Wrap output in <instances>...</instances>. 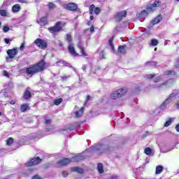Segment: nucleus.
Wrapping results in <instances>:
<instances>
[{"label":"nucleus","instance_id":"f257e3e1","mask_svg":"<svg viewBox=\"0 0 179 179\" xmlns=\"http://www.w3.org/2000/svg\"><path fill=\"white\" fill-rule=\"evenodd\" d=\"M45 66H47V63L44 60V59L40 60L37 63L31 65L30 67L25 69V73L27 75H36V73H40L45 69Z\"/></svg>","mask_w":179,"mask_h":179},{"label":"nucleus","instance_id":"f03ea898","mask_svg":"<svg viewBox=\"0 0 179 179\" xmlns=\"http://www.w3.org/2000/svg\"><path fill=\"white\" fill-rule=\"evenodd\" d=\"M77 48L78 50H80V55L76 52L75 50V47H73V45L69 44L68 46L69 52L72 55L73 57H83L84 58H86L87 57H89V55L87 52H86V50H85V47L82 45V42H79L77 43Z\"/></svg>","mask_w":179,"mask_h":179},{"label":"nucleus","instance_id":"7ed1b4c3","mask_svg":"<svg viewBox=\"0 0 179 179\" xmlns=\"http://www.w3.org/2000/svg\"><path fill=\"white\" fill-rule=\"evenodd\" d=\"M160 6H162V1L160 0H155L152 3L148 4L145 8L146 10H142L139 15L141 17L148 16L149 15L148 12H155Z\"/></svg>","mask_w":179,"mask_h":179},{"label":"nucleus","instance_id":"20e7f679","mask_svg":"<svg viewBox=\"0 0 179 179\" xmlns=\"http://www.w3.org/2000/svg\"><path fill=\"white\" fill-rule=\"evenodd\" d=\"M65 26H66V23L59 21L57 22L53 27H48V30L51 34L60 33V31H64V27H65Z\"/></svg>","mask_w":179,"mask_h":179},{"label":"nucleus","instance_id":"39448f33","mask_svg":"<svg viewBox=\"0 0 179 179\" xmlns=\"http://www.w3.org/2000/svg\"><path fill=\"white\" fill-rule=\"evenodd\" d=\"M128 93V88L123 87L120 89L113 91L110 94V99L113 100H117V99H120V97L124 96Z\"/></svg>","mask_w":179,"mask_h":179},{"label":"nucleus","instance_id":"423d86ee","mask_svg":"<svg viewBox=\"0 0 179 179\" xmlns=\"http://www.w3.org/2000/svg\"><path fill=\"white\" fill-rule=\"evenodd\" d=\"M89 12H90V15H91L90 16V20H93V19H94V17L93 16V13H94V15H100V13L101 12V8L100 7H96L94 4H92L89 7Z\"/></svg>","mask_w":179,"mask_h":179},{"label":"nucleus","instance_id":"0eeeda50","mask_svg":"<svg viewBox=\"0 0 179 179\" xmlns=\"http://www.w3.org/2000/svg\"><path fill=\"white\" fill-rule=\"evenodd\" d=\"M19 54V50L17 48H13V49H8L7 50V55L6 59H14V58H16V55Z\"/></svg>","mask_w":179,"mask_h":179},{"label":"nucleus","instance_id":"6e6552de","mask_svg":"<svg viewBox=\"0 0 179 179\" xmlns=\"http://www.w3.org/2000/svg\"><path fill=\"white\" fill-rule=\"evenodd\" d=\"M34 43V44H36V47H38V48H41L42 50H45V48H47L48 47L47 41L40 38H36Z\"/></svg>","mask_w":179,"mask_h":179},{"label":"nucleus","instance_id":"1a4fd4ad","mask_svg":"<svg viewBox=\"0 0 179 179\" xmlns=\"http://www.w3.org/2000/svg\"><path fill=\"white\" fill-rule=\"evenodd\" d=\"M43 162V159H41L39 157H34L31 159L28 162L25 164V166L27 167H31L33 166H37V164H40Z\"/></svg>","mask_w":179,"mask_h":179},{"label":"nucleus","instance_id":"9d476101","mask_svg":"<svg viewBox=\"0 0 179 179\" xmlns=\"http://www.w3.org/2000/svg\"><path fill=\"white\" fill-rule=\"evenodd\" d=\"M63 8L71 12H76V10H78V4H76V3H69L64 4Z\"/></svg>","mask_w":179,"mask_h":179},{"label":"nucleus","instance_id":"9b49d317","mask_svg":"<svg viewBox=\"0 0 179 179\" xmlns=\"http://www.w3.org/2000/svg\"><path fill=\"white\" fill-rule=\"evenodd\" d=\"M174 83H176V81L174 80L173 78H169L166 80H165L164 82L160 83L158 85V88L159 89H163V87H164V86H169V85H174Z\"/></svg>","mask_w":179,"mask_h":179},{"label":"nucleus","instance_id":"f8f14e48","mask_svg":"<svg viewBox=\"0 0 179 179\" xmlns=\"http://www.w3.org/2000/svg\"><path fill=\"white\" fill-rule=\"evenodd\" d=\"M32 94H31V88L30 87H27L23 93L22 97L24 100H30V99L32 97Z\"/></svg>","mask_w":179,"mask_h":179},{"label":"nucleus","instance_id":"ddd939ff","mask_svg":"<svg viewBox=\"0 0 179 179\" xmlns=\"http://www.w3.org/2000/svg\"><path fill=\"white\" fill-rule=\"evenodd\" d=\"M70 163H72V159L71 158H64L57 162L61 166H68Z\"/></svg>","mask_w":179,"mask_h":179},{"label":"nucleus","instance_id":"4468645a","mask_svg":"<svg viewBox=\"0 0 179 179\" xmlns=\"http://www.w3.org/2000/svg\"><path fill=\"white\" fill-rule=\"evenodd\" d=\"M37 23L40 24V26H47V24H48V17L47 16L42 17L37 20Z\"/></svg>","mask_w":179,"mask_h":179},{"label":"nucleus","instance_id":"2eb2a0df","mask_svg":"<svg viewBox=\"0 0 179 179\" xmlns=\"http://www.w3.org/2000/svg\"><path fill=\"white\" fill-rule=\"evenodd\" d=\"M123 17H127V10L117 13L115 19L117 22H121V20L123 19Z\"/></svg>","mask_w":179,"mask_h":179},{"label":"nucleus","instance_id":"dca6fc26","mask_svg":"<svg viewBox=\"0 0 179 179\" xmlns=\"http://www.w3.org/2000/svg\"><path fill=\"white\" fill-rule=\"evenodd\" d=\"M85 113V107H81L75 113L76 118H80L83 117V114Z\"/></svg>","mask_w":179,"mask_h":179},{"label":"nucleus","instance_id":"f3484780","mask_svg":"<svg viewBox=\"0 0 179 179\" xmlns=\"http://www.w3.org/2000/svg\"><path fill=\"white\" fill-rule=\"evenodd\" d=\"M126 47H127L126 45H119L117 48V52H119V54H122V55L127 54V50H125Z\"/></svg>","mask_w":179,"mask_h":179},{"label":"nucleus","instance_id":"a211bd4d","mask_svg":"<svg viewBox=\"0 0 179 179\" xmlns=\"http://www.w3.org/2000/svg\"><path fill=\"white\" fill-rule=\"evenodd\" d=\"M170 75H172L173 76H176L177 71L174 70H166L164 72V76H170Z\"/></svg>","mask_w":179,"mask_h":179},{"label":"nucleus","instance_id":"6ab92c4d","mask_svg":"<svg viewBox=\"0 0 179 179\" xmlns=\"http://www.w3.org/2000/svg\"><path fill=\"white\" fill-rule=\"evenodd\" d=\"M71 171L78 173L79 174H83V173H85V171L83 170V169L78 167V166L72 167Z\"/></svg>","mask_w":179,"mask_h":179},{"label":"nucleus","instance_id":"aec40b11","mask_svg":"<svg viewBox=\"0 0 179 179\" xmlns=\"http://www.w3.org/2000/svg\"><path fill=\"white\" fill-rule=\"evenodd\" d=\"M163 20V17H162V15H159L157 16L152 22V24H157L159 22H162Z\"/></svg>","mask_w":179,"mask_h":179},{"label":"nucleus","instance_id":"412c9836","mask_svg":"<svg viewBox=\"0 0 179 179\" xmlns=\"http://www.w3.org/2000/svg\"><path fill=\"white\" fill-rule=\"evenodd\" d=\"M168 104H170V101L169 99H166V101H164L159 106L160 110H164L167 108Z\"/></svg>","mask_w":179,"mask_h":179},{"label":"nucleus","instance_id":"4be33fe9","mask_svg":"<svg viewBox=\"0 0 179 179\" xmlns=\"http://www.w3.org/2000/svg\"><path fill=\"white\" fill-rule=\"evenodd\" d=\"M29 110V103H24L20 106L21 113H26V110Z\"/></svg>","mask_w":179,"mask_h":179},{"label":"nucleus","instance_id":"5701e85b","mask_svg":"<svg viewBox=\"0 0 179 179\" xmlns=\"http://www.w3.org/2000/svg\"><path fill=\"white\" fill-rule=\"evenodd\" d=\"M114 41V36H112L109 41H108V44L112 50V51H115V48L114 47V43H113Z\"/></svg>","mask_w":179,"mask_h":179},{"label":"nucleus","instance_id":"b1692460","mask_svg":"<svg viewBox=\"0 0 179 179\" xmlns=\"http://www.w3.org/2000/svg\"><path fill=\"white\" fill-rule=\"evenodd\" d=\"M20 10V5L15 4L12 7V12L16 13Z\"/></svg>","mask_w":179,"mask_h":179},{"label":"nucleus","instance_id":"393cba45","mask_svg":"<svg viewBox=\"0 0 179 179\" xmlns=\"http://www.w3.org/2000/svg\"><path fill=\"white\" fill-rule=\"evenodd\" d=\"M163 170H164V168L162 165L157 166L155 169V174H162Z\"/></svg>","mask_w":179,"mask_h":179},{"label":"nucleus","instance_id":"a878e982","mask_svg":"<svg viewBox=\"0 0 179 179\" xmlns=\"http://www.w3.org/2000/svg\"><path fill=\"white\" fill-rule=\"evenodd\" d=\"M74 159H75L76 162H82V160H85V159H86V157H85L82 155H76V157H74Z\"/></svg>","mask_w":179,"mask_h":179},{"label":"nucleus","instance_id":"bb28decb","mask_svg":"<svg viewBox=\"0 0 179 179\" xmlns=\"http://www.w3.org/2000/svg\"><path fill=\"white\" fill-rule=\"evenodd\" d=\"M97 169L99 173V174H103L104 173V169L103 167V164L99 163L97 166Z\"/></svg>","mask_w":179,"mask_h":179},{"label":"nucleus","instance_id":"cd10ccee","mask_svg":"<svg viewBox=\"0 0 179 179\" xmlns=\"http://www.w3.org/2000/svg\"><path fill=\"white\" fill-rule=\"evenodd\" d=\"M13 142H14L13 138L10 137L6 141V145L8 146H10L13 143Z\"/></svg>","mask_w":179,"mask_h":179},{"label":"nucleus","instance_id":"c85d7f7f","mask_svg":"<svg viewBox=\"0 0 179 179\" xmlns=\"http://www.w3.org/2000/svg\"><path fill=\"white\" fill-rule=\"evenodd\" d=\"M62 103V98L54 100V105L55 106H59V104Z\"/></svg>","mask_w":179,"mask_h":179},{"label":"nucleus","instance_id":"c756f323","mask_svg":"<svg viewBox=\"0 0 179 179\" xmlns=\"http://www.w3.org/2000/svg\"><path fill=\"white\" fill-rule=\"evenodd\" d=\"M48 8L50 10H52V9H55V8H57V6H55V4H54V3L52 2H49L48 3Z\"/></svg>","mask_w":179,"mask_h":179},{"label":"nucleus","instance_id":"7c9ffc66","mask_svg":"<svg viewBox=\"0 0 179 179\" xmlns=\"http://www.w3.org/2000/svg\"><path fill=\"white\" fill-rule=\"evenodd\" d=\"M173 122V119L169 118L164 124V127H170L171 125V123Z\"/></svg>","mask_w":179,"mask_h":179},{"label":"nucleus","instance_id":"2f4dec72","mask_svg":"<svg viewBox=\"0 0 179 179\" xmlns=\"http://www.w3.org/2000/svg\"><path fill=\"white\" fill-rule=\"evenodd\" d=\"M157 44H159V41H157V39L152 38L151 40V45H152L153 47H156Z\"/></svg>","mask_w":179,"mask_h":179},{"label":"nucleus","instance_id":"473e14b6","mask_svg":"<svg viewBox=\"0 0 179 179\" xmlns=\"http://www.w3.org/2000/svg\"><path fill=\"white\" fill-rule=\"evenodd\" d=\"M0 16H3V17L8 16V11L6 10H0Z\"/></svg>","mask_w":179,"mask_h":179},{"label":"nucleus","instance_id":"72a5a7b5","mask_svg":"<svg viewBox=\"0 0 179 179\" xmlns=\"http://www.w3.org/2000/svg\"><path fill=\"white\" fill-rule=\"evenodd\" d=\"M156 74L153 73V74H148L145 76L146 79H148V80H151V79H153L154 78H155Z\"/></svg>","mask_w":179,"mask_h":179},{"label":"nucleus","instance_id":"f704fd0d","mask_svg":"<svg viewBox=\"0 0 179 179\" xmlns=\"http://www.w3.org/2000/svg\"><path fill=\"white\" fill-rule=\"evenodd\" d=\"M160 80H162V76H158L157 77H154V80H153L154 83H159Z\"/></svg>","mask_w":179,"mask_h":179},{"label":"nucleus","instance_id":"c9c22d12","mask_svg":"<svg viewBox=\"0 0 179 179\" xmlns=\"http://www.w3.org/2000/svg\"><path fill=\"white\" fill-rule=\"evenodd\" d=\"M66 40L68 43H71L72 41V36H71V34H67L66 35Z\"/></svg>","mask_w":179,"mask_h":179},{"label":"nucleus","instance_id":"e433bc0d","mask_svg":"<svg viewBox=\"0 0 179 179\" xmlns=\"http://www.w3.org/2000/svg\"><path fill=\"white\" fill-rule=\"evenodd\" d=\"M144 153L147 155H149L152 153V150L150 148H146L144 150Z\"/></svg>","mask_w":179,"mask_h":179},{"label":"nucleus","instance_id":"4c0bfd02","mask_svg":"<svg viewBox=\"0 0 179 179\" xmlns=\"http://www.w3.org/2000/svg\"><path fill=\"white\" fill-rule=\"evenodd\" d=\"M52 122V120L51 119H45L43 124H45V125H51V123Z\"/></svg>","mask_w":179,"mask_h":179},{"label":"nucleus","instance_id":"58836bf2","mask_svg":"<svg viewBox=\"0 0 179 179\" xmlns=\"http://www.w3.org/2000/svg\"><path fill=\"white\" fill-rule=\"evenodd\" d=\"M99 57L101 59H104L106 58V53L104 52V50H101L99 53Z\"/></svg>","mask_w":179,"mask_h":179},{"label":"nucleus","instance_id":"ea45409f","mask_svg":"<svg viewBox=\"0 0 179 179\" xmlns=\"http://www.w3.org/2000/svg\"><path fill=\"white\" fill-rule=\"evenodd\" d=\"M26 45V42H23L21 45H20V50H21V51H23V50H24V45Z\"/></svg>","mask_w":179,"mask_h":179},{"label":"nucleus","instance_id":"a19ab883","mask_svg":"<svg viewBox=\"0 0 179 179\" xmlns=\"http://www.w3.org/2000/svg\"><path fill=\"white\" fill-rule=\"evenodd\" d=\"M3 31L4 33H8V31H9V27L5 26V27L3 28Z\"/></svg>","mask_w":179,"mask_h":179},{"label":"nucleus","instance_id":"79ce46f5","mask_svg":"<svg viewBox=\"0 0 179 179\" xmlns=\"http://www.w3.org/2000/svg\"><path fill=\"white\" fill-rule=\"evenodd\" d=\"M71 78V76H64L61 77L62 80H67L68 78Z\"/></svg>","mask_w":179,"mask_h":179},{"label":"nucleus","instance_id":"37998d69","mask_svg":"<svg viewBox=\"0 0 179 179\" xmlns=\"http://www.w3.org/2000/svg\"><path fill=\"white\" fill-rule=\"evenodd\" d=\"M3 76H6V78H9V73H8V71L6 70H4L3 71Z\"/></svg>","mask_w":179,"mask_h":179},{"label":"nucleus","instance_id":"c03bdc74","mask_svg":"<svg viewBox=\"0 0 179 179\" xmlns=\"http://www.w3.org/2000/svg\"><path fill=\"white\" fill-rule=\"evenodd\" d=\"M13 41V39H9L8 38H4V42L6 44H9V42Z\"/></svg>","mask_w":179,"mask_h":179},{"label":"nucleus","instance_id":"a18cd8bd","mask_svg":"<svg viewBox=\"0 0 179 179\" xmlns=\"http://www.w3.org/2000/svg\"><path fill=\"white\" fill-rule=\"evenodd\" d=\"M90 33H94V26L92 25L90 28Z\"/></svg>","mask_w":179,"mask_h":179},{"label":"nucleus","instance_id":"49530a36","mask_svg":"<svg viewBox=\"0 0 179 179\" xmlns=\"http://www.w3.org/2000/svg\"><path fill=\"white\" fill-rule=\"evenodd\" d=\"M32 179H43V178L40 177L38 175H35L32 177Z\"/></svg>","mask_w":179,"mask_h":179},{"label":"nucleus","instance_id":"de8ad7c7","mask_svg":"<svg viewBox=\"0 0 179 179\" xmlns=\"http://www.w3.org/2000/svg\"><path fill=\"white\" fill-rule=\"evenodd\" d=\"M82 69L83 71H84V72H86V70L87 69V66H86V64H83L82 66Z\"/></svg>","mask_w":179,"mask_h":179},{"label":"nucleus","instance_id":"09e8293b","mask_svg":"<svg viewBox=\"0 0 179 179\" xmlns=\"http://www.w3.org/2000/svg\"><path fill=\"white\" fill-rule=\"evenodd\" d=\"M90 100H92V97L90 96V95H87L86 97V103H87V101H90Z\"/></svg>","mask_w":179,"mask_h":179},{"label":"nucleus","instance_id":"8fccbe9b","mask_svg":"<svg viewBox=\"0 0 179 179\" xmlns=\"http://www.w3.org/2000/svg\"><path fill=\"white\" fill-rule=\"evenodd\" d=\"M62 176L64 177H68V172L66 171H64L62 172Z\"/></svg>","mask_w":179,"mask_h":179},{"label":"nucleus","instance_id":"3c124183","mask_svg":"<svg viewBox=\"0 0 179 179\" xmlns=\"http://www.w3.org/2000/svg\"><path fill=\"white\" fill-rule=\"evenodd\" d=\"M176 132H179V124H176Z\"/></svg>","mask_w":179,"mask_h":179},{"label":"nucleus","instance_id":"603ef678","mask_svg":"<svg viewBox=\"0 0 179 179\" xmlns=\"http://www.w3.org/2000/svg\"><path fill=\"white\" fill-rule=\"evenodd\" d=\"M110 179H118V176H113L110 178Z\"/></svg>","mask_w":179,"mask_h":179},{"label":"nucleus","instance_id":"864d4df0","mask_svg":"<svg viewBox=\"0 0 179 179\" xmlns=\"http://www.w3.org/2000/svg\"><path fill=\"white\" fill-rule=\"evenodd\" d=\"M27 1H29V0H19V1L21 2V3H26V2H27Z\"/></svg>","mask_w":179,"mask_h":179},{"label":"nucleus","instance_id":"5fc2aeb1","mask_svg":"<svg viewBox=\"0 0 179 179\" xmlns=\"http://www.w3.org/2000/svg\"><path fill=\"white\" fill-rule=\"evenodd\" d=\"M45 132H51V129H50V128H46V129H45Z\"/></svg>","mask_w":179,"mask_h":179},{"label":"nucleus","instance_id":"6e6d98bb","mask_svg":"<svg viewBox=\"0 0 179 179\" xmlns=\"http://www.w3.org/2000/svg\"><path fill=\"white\" fill-rule=\"evenodd\" d=\"M10 104H11L12 106H14V104H15V102L14 101H10Z\"/></svg>","mask_w":179,"mask_h":179},{"label":"nucleus","instance_id":"4d7b16f0","mask_svg":"<svg viewBox=\"0 0 179 179\" xmlns=\"http://www.w3.org/2000/svg\"><path fill=\"white\" fill-rule=\"evenodd\" d=\"M59 47H64V43L62 42L59 43Z\"/></svg>","mask_w":179,"mask_h":179},{"label":"nucleus","instance_id":"13d9d810","mask_svg":"<svg viewBox=\"0 0 179 179\" xmlns=\"http://www.w3.org/2000/svg\"><path fill=\"white\" fill-rule=\"evenodd\" d=\"M176 108L179 110V103H176Z\"/></svg>","mask_w":179,"mask_h":179},{"label":"nucleus","instance_id":"bf43d9fd","mask_svg":"<svg viewBox=\"0 0 179 179\" xmlns=\"http://www.w3.org/2000/svg\"><path fill=\"white\" fill-rule=\"evenodd\" d=\"M87 26H90V25L92 24V22L88 21V22H87Z\"/></svg>","mask_w":179,"mask_h":179},{"label":"nucleus","instance_id":"052dcab7","mask_svg":"<svg viewBox=\"0 0 179 179\" xmlns=\"http://www.w3.org/2000/svg\"><path fill=\"white\" fill-rule=\"evenodd\" d=\"M145 138H146V134H143L142 135V139H145Z\"/></svg>","mask_w":179,"mask_h":179},{"label":"nucleus","instance_id":"680f3d73","mask_svg":"<svg viewBox=\"0 0 179 179\" xmlns=\"http://www.w3.org/2000/svg\"><path fill=\"white\" fill-rule=\"evenodd\" d=\"M86 104H87V102H86V101H85V102L84 103V106H83V107H84V108H85Z\"/></svg>","mask_w":179,"mask_h":179},{"label":"nucleus","instance_id":"e2e57ef3","mask_svg":"<svg viewBox=\"0 0 179 179\" xmlns=\"http://www.w3.org/2000/svg\"><path fill=\"white\" fill-rule=\"evenodd\" d=\"M173 96H174V94H170V97H173Z\"/></svg>","mask_w":179,"mask_h":179},{"label":"nucleus","instance_id":"0e129e2a","mask_svg":"<svg viewBox=\"0 0 179 179\" xmlns=\"http://www.w3.org/2000/svg\"><path fill=\"white\" fill-rule=\"evenodd\" d=\"M2 26V22H0V28Z\"/></svg>","mask_w":179,"mask_h":179},{"label":"nucleus","instance_id":"69168bd1","mask_svg":"<svg viewBox=\"0 0 179 179\" xmlns=\"http://www.w3.org/2000/svg\"><path fill=\"white\" fill-rule=\"evenodd\" d=\"M2 115V113L0 112V117Z\"/></svg>","mask_w":179,"mask_h":179},{"label":"nucleus","instance_id":"338daca9","mask_svg":"<svg viewBox=\"0 0 179 179\" xmlns=\"http://www.w3.org/2000/svg\"><path fill=\"white\" fill-rule=\"evenodd\" d=\"M157 50V48H155V51H156Z\"/></svg>","mask_w":179,"mask_h":179},{"label":"nucleus","instance_id":"774afa93","mask_svg":"<svg viewBox=\"0 0 179 179\" xmlns=\"http://www.w3.org/2000/svg\"><path fill=\"white\" fill-rule=\"evenodd\" d=\"M154 65H156V62H153Z\"/></svg>","mask_w":179,"mask_h":179}]
</instances>
